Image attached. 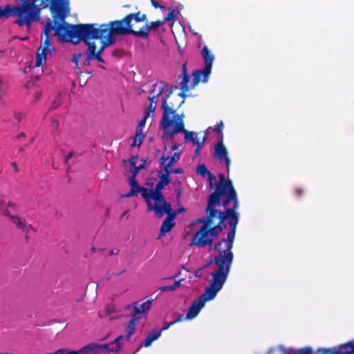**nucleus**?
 <instances>
[{"label": "nucleus", "mask_w": 354, "mask_h": 354, "mask_svg": "<svg viewBox=\"0 0 354 354\" xmlns=\"http://www.w3.org/2000/svg\"><path fill=\"white\" fill-rule=\"evenodd\" d=\"M17 118H18V120H20L21 119V115L19 116V117L17 116Z\"/></svg>", "instance_id": "8fccbe9b"}, {"label": "nucleus", "mask_w": 354, "mask_h": 354, "mask_svg": "<svg viewBox=\"0 0 354 354\" xmlns=\"http://www.w3.org/2000/svg\"><path fill=\"white\" fill-rule=\"evenodd\" d=\"M130 17H126L124 19L120 21H115L111 22L113 31L116 35H123L126 33H131L135 35L141 36L142 37H147L148 35L146 32L140 30L134 31L131 29V24L129 21Z\"/></svg>", "instance_id": "f8f14e48"}, {"label": "nucleus", "mask_w": 354, "mask_h": 354, "mask_svg": "<svg viewBox=\"0 0 354 354\" xmlns=\"http://www.w3.org/2000/svg\"><path fill=\"white\" fill-rule=\"evenodd\" d=\"M174 322H171L169 323H167V322H165L164 323V326L162 328V329L161 330H167L171 326L174 325Z\"/></svg>", "instance_id": "72a5a7b5"}, {"label": "nucleus", "mask_w": 354, "mask_h": 354, "mask_svg": "<svg viewBox=\"0 0 354 354\" xmlns=\"http://www.w3.org/2000/svg\"><path fill=\"white\" fill-rule=\"evenodd\" d=\"M18 208L17 204L12 201L6 203L3 199L0 200V213L4 216L9 218L10 221L16 225V227L24 232L28 233L33 231V228L26 225L24 220L17 215H12V212H17Z\"/></svg>", "instance_id": "6e6552de"}, {"label": "nucleus", "mask_w": 354, "mask_h": 354, "mask_svg": "<svg viewBox=\"0 0 354 354\" xmlns=\"http://www.w3.org/2000/svg\"><path fill=\"white\" fill-rule=\"evenodd\" d=\"M12 16L17 17L15 23L20 26H25L28 21L27 15L21 13V8H18L17 6L6 5L3 8L0 6V19Z\"/></svg>", "instance_id": "ddd939ff"}, {"label": "nucleus", "mask_w": 354, "mask_h": 354, "mask_svg": "<svg viewBox=\"0 0 354 354\" xmlns=\"http://www.w3.org/2000/svg\"><path fill=\"white\" fill-rule=\"evenodd\" d=\"M222 196L223 195H221V196ZM224 196H226L227 198V201L224 203V207L226 206L227 203H228L230 201H233L234 202V200L232 198H228L227 194ZM236 209L237 208H235L234 207L233 209H227L225 212H222L214 209L216 219L220 221V222L223 225H225V221L226 219H229L230 231L227 234V240H223L215 245V248L218 250L219 253L218 256H223V258L225 256H228V254L230 253L231 254H233L231 251V249L232 248L233 242L234 240L236 227L238 223V214L235 211Z\"/></svg>", "instance_id": "423d86ee"}, {"label": "nucleus", "mask_w": 354, "mask_h": 354, "mask_svg": "<svg viewBox=\"0 0 354 354\" xmlns=\"http://www.w3.org/2000/svg\"><path fill=\"white\" fill-rule=\"evenodd\" d=\"M179 144L173 143H165V149L169 153L170 151H175L172 156H163L161 158V166L167 173L172 172L173 165L179 159L180 152H176L180 148Z\"/></svg>", "instance_id": "9b49d317"}, {"label": "nucleus", "mask_w": 354, "mask_h": 354, "mask_svg": "<svg viewBox=\"0 0 354 354\" xmlns=\"http://www.w3.org/2000/svg\"><path fill=\"white\" fill-rule=\"evenodd\" d=\"M151 114H152V113L150 112L149 109H148L147 112L145 113L143 118L140 121V122L137 127L136 133V135L145 136L143 130H144V128L146 124V120L151 115Z\"/></svg>", "instance_id": "b1692460"}, {"label": "nucleus", "mask_w": 354, "mask_h": 354, "mask_svg": "<svg viewBox=\"0 0 354 354\" xmlns=\"http://www.w3.org/2000/svg\"><path fill=\"white\" fill-rule=\"evenodd\" d=\"M205 306V304L199 299L194 300L190 307L187 310L185 319L186 320H192L194 319Z\"/></svg>", "instance_id": "f3484780"}, {"label": "nucleus", "mask_w": 354, "mask_h": 354, "mask_svg": "<svg viewBox=\"0 0 354 354\" xmlns=\"http://www.w3.org/2000/svg\"><path fill=\"white\" fill-rule=\"evenodd\" d=\"M196 172L198 175L205 178L208 177L209 180L214 179V176L209 172L207 167L204 165H200L197 167Z\"/></svg>", "instance_id": "393cba45"}, {"label": "nucleus", "mask_w": 354, "mask_h": 354, "mask_svg": "<svg viewBox=\"0 0 354 354\" xmlns=\"http://www.w3.org/2000/svg\"><path fill=\"white\" fill-rule=\"evenodd\" d=\"M233 259V254L228 256H217L214 257L216 268L212 272V280L206 288L205 292L198 298L205 304L207 301L214 299L217 293L223 288L230 272Z\"/></svg>", "instance_id": "20e7f679"}, {"label": "nucleus", "mask_w": 354, "mask_h": 354, "mask_svg": "<svg viewBox=\"0 0 354 354\" xmlns=\"http://www.w3.org/2000/svg\"><path fill=\"white\" fill-rule=\"evenodd\" d=\"M170 212L171 210L168 213L165 214H167L168 216L163 221V223L160 227V236H165V234L170 232L175 225V214H170Z\"/></svg>", "instance_id": "6ab92c4d"}, {"label": "nucleus", "mask_w": 354, "mask_h": 354, "mask_svg": "<svg viewBox=\"0 0 354 354\" xmlns=\"http://www.w3.org/2000/svg\"><path fill=\"white\" fill-rule=\"evenodd\" d=\"M182 281L183 280H179L176 281L172 286L160 287L158 290L162 292L174 291L180 286Z\"/></svg>", "instance_id": "a878e982"}, {"label": "nucleus", "mask_w": 354, "mask_h": 354, "mask_svg": "<svg viewBox=\"0 0 354 354\" xmlns=\"http://www.w3.org/2000/svg\"><path fill=\"white\" fill-rule=\"evenodd\" d=\"M127 17H129L130 23L132 21V20H134L136 22H140V21H144L146 18L145 15H142V16H140L139 13L131 14V15H129Z\"/></svg>", "instance_id": "cd10ccee"}, {"label": "nucleus", "mask_w": 354, "mask_h": 354, "mask_svg": "<svg viewBox=\"0 0 354 354\" xmlns=\"http://www.w3.org/2000/svg\"><path fill=\"white\" fill-rule=\"evenodd\" d=\"M39 97H40V93H37L35 95V98H36L37 100H39Z\"/></svg>", "instance_id": "37998d69"}, {"label": "nucleus", "mask_w": 354, "mask_h": 354, "mask_svg": "<svg viewBox=\"0 0 354 354\" xmlns=\"http://www.w3.org/2000/svg\"><path fill=\"white\" fill-rule=\"evenodd\" d=\"M66 349H65V348L59 349V350L56 351L55 353H53V354H64V353H66Z\"/></svg>", "instance_id": "4c0bfd02"}, {"label": "nucleus", "mask_w": 354, "mask_h": 354, "mask_svg": "<svg viewBox=\"0 0 354 354\" xmlns=\"http://www.w3.org/2000/svg\"><path fill=\"white\" fill-rule=\"evenodd\" d=\"M129 163L133 169L132 170L133 176L129 179L131 190L129 192L123 194L122 197H131L138 194L141 189L136 180V176L138 171L145 167V160L138 156H133L130 159Z\"/></svg>", "instance_id": "9d476101"}, {"label": "nucleus", "mask_w": 354, "mask_h": 354, "mask_svg": "<svg viewBox=\"0 0 354 354\" xmlns=\"http://www.w3.org/2000/svg\"><path fill=\"white\" fill-rule=\"evenodd\" d=\"M127 214V212H124V214H122V216H125Z\"/></svg>", "instance_id": "09e8293b"}, {"label": "nucleus", "mask_w": 354, "mask_h": 354, "mask_svg": "<svg viewBox=\"0 0 354 354\" xmlns=\"http://www.w3.org/2000/svg\"><path fill=\"white\" fill-rule=\"evenodd\" d=\"M181 133H183L185 135V142H191L192 144L196 147V153H198L202 148V146L203 145L205 137L204 136L201 140L198 138V133L195 131H187L185 129V131H183Z\"/></svg>", "instance_id": "2eb2a0df"}, {"label": "nucleus", "mask_w": 354, "mask_h": 354, "mask_svg": "<svg viewBox=\"0 0 354 354\" xmlns=\"http://www.w3.org/2000/svg\"><path fill=\"white\" fill-rule=\"evenodd\" d=\"M142 346H142V344L141 346H140L137 348V350H136V351L133 354H135L136 353L138 352V351H140V349Z\"/></svg>", "instance_id": "79ce46f5"}, {"label": "nucleus", "mask_w": 354, "mask_h": 354, "mask_svg": "<svg viewBox=\"0 0 354 354\" xmlns=\"http://www.w3.org/2000/svg\"><path fill=\"white\" fill-rule=\"evenodd\" d=\"M183 320H186L185 319V317L183 316H179L176 320L173 321V322H174V324H176L177 322H182Z\"/></svg>", "instance_id": "e433bc0d"}, {"label": "nucleus", "mask_w": 354, "mask_h": 354, "mask_svg": "<svg viewBox=\"0 0 354 354\" xmlns=\"http://www.w3.org/2000/svg\"><path fill=\"white\" fill-rule=\"evenodd\" d=\"M66 354H82L80 349L78 351H69L66 349Z\"/></svg>", "instance_id": "f704fd0d"}, {"label": "nucleus", "mask_w": 354, "mask_h": 354, "mask_svg": "<svg viewBox=\"0 0 354 354\" xmlns=\"http://www.w3.org/2000/svg\"><path fill=\"white\" fill-rule=\"evenodd\" d=\"M123 335L118 336L114 341L110 344H102V350L107 351L108 354H115L122 348L121 341L123 340Z\"/></svg>", "instance_id": "a211bd4d"}, {"label": "nucleus", "mask_w": 354, "mask_h": 354, "mask_svg": "<svg viewBox=\"0 0 354 354\" xmlns=\"http://www.w3.org/2000/svg\"><path fill=\"white\" fill-rule=\"evenodd\" d=\"M292 354H300L298 351L294 352Z\"/></svg>", "instance_id": "de8ad7c7"}, {"label": "nucleus", "mask_w": 354, "mask_h": 354, "mask_svg": "<svg viewBox=\"0 0 354 354\" xmlns=\"http://www.w3.org/2000/svg\"><path fill=\"white\" fill-rule=\"evenodd\" d=\"M145 136L135 135L133 138V141L131 145L133 147H140L142 143Z\"/></svg>", "instance_id": "c85d7f7f"}, {"label": "nucleus", "mask_w": 354, "mask_h": 354, "mask_svg": "<svg viewBox=\"0 0 354 354\" xmlns=\"http://www.w3.org/2000/svg\"><path fill=\"white\" fill-rule=\"evenodd\" d=\"M66 25V27L57 32L62 39L69 40L75 44L83 41L88 47L87 59L104 62L102 53L106 46L113 44L116 41V34L111 24H102L98 27L97 24Z\"/></svg>", "instance_id": "f03ea898"}, {"label": "nucleus", "mask_w": 354, "mask_h": 354, "mask_svg": "<svg viewBox=\"0 0 354 354\" xmlns=\"http://www.w3.org/2000/svg\"><path fill=\"white\" fill-rule=\"evenodd\" d=\"M223 123L221 122V123H220L218 126H216V127H215L214 128V130L217 131H221V129H222V128H223Z\"/></svg>", "instance_id": "c9c22d12"}, {"label": "nucleus", "mask_w": 354, "mask_h": 354, "mask_svg": "<svg viewBox=\"0 0 354 354\" xmlns=\"http://www.w3.org/2000/svg\"><path fill=\"white\" fill-rule=\"evenodd\" d=\"M66 26V24H58L57 21L53 23L48 20L44 26V32L45 39L44 41L41 43V45L37 50L35 66L39 67L42 66L46 62L47 54H52L54 52V49L52 48L50 42V37L51 35H57L59 39L62 41H70L69 40L62 39L57 33L58 30Z\"/></svg>", "instance_id": "0eeeda50"}, {"label": "nucleus", "mask_w": 354, "mask_h": 354, "mask_svg": "<svg viewBox=\"0 0 354 354\" xmlns=\"http://www.w3.org/2000/svg\"><path fill=\"white\" fill-rule=\"evenodd\" d=\"M151 303L152 299H148L142 304L139 301L135 302L133 306L132 315L134 317L136 315V317L140 320L143 319L145 313L150 309Z\"/></svg>", "instance_id": "dca6fc26"}, {"label": "nucleus", "mask_w": 354, "mask_h": 354, "mask_svg": "<svg viewBox=\"0 0 354 354\" xmlns=\"http://www.w3.org/2000/svg\"><path fill=\"white\" fill-rule=\"evenodd\" d=\"M102 351V344L90 343L80 348L82 354H100Z\"/></svg>", "instance_id": "aec40b11"}, {"label": "nucleus", "mask_w": 354, "mask_h": 354, "mask_svg": "<svg viewBox=\"0 0 354 354\" xmlns=\"http://www.w3.org/2000/svg\"><path fill=\"white\" fill-rule=\"evenodd\" d=\"M185 212V209L183 207L178 209L177 211L178 213H181V212Z\"/></svg>", "instance_id": "a19ab883"}, {"label": "nucleus", "mask_w": 354, "mask_h": 354, "mask_svg": "<svg viewBox=\"0 0 354 354\" xmlns=\"http://www.w3.org/2000/svg\"><path fill=\"white\" fill-rule=\"evenodd\" d=\"M214 157L226 166V171H230V160L228 157L227 151L223 143L222 138L214 147Z\"/></svg>", "instance_id": "4468645a"}, {"label": "nucleus", "mask_w": 354, "mask_h": 354, "mask_svg": "<svg viewBox=\"0 0 354 354\" xmlns=\"http://www.w3.org/2000/svg\"><path fill=\"white\" fill-rule=\"evenodd\" d=\"M165 23V21H156L154 23H153V25L155 26V27H159L161 25H162L163 24Z\"/></svg>", "instance_id": "58836bf2"}, {"label": "nucleus", "mask_w": 354, "mask_h": 354, "mask_svg": "<svg viewBox=\"0 0 354 354\" xmlns=\"http://www.w3.org/2000/svg\"><path fill=\"white\" fill-rule=\"evenodd\" d=\"M333 354H354V341L340 346Z\"/></svg>", "instance_id": "5701e85b"}, {"label": "nucleus", "mask_w": 354, "mask_h": 354, "mask_svg": "<svg viewBox=\"0 0 354 354\" xmlns=\"http://www.w3.org/2000/svg\"><path fill=\"white\" fill-rule=\"evenodd\" d=\"M301 190L297 189V193L298 195H299L301 194Z\"/></svg>", "instance_id": "49530a36"}, {"label": "nucleus", "mask_w": 354, "mask_h": 354, "mask_svg": "<svg viewBox=\"0 0 354 354\" xmlns=\"http://www.w3.org/2000/svg\"><path fill=\"white\" fill-rule=\"evenodd\" d=\"M188 83H189V76L187 75L185 70H184L183 80L180 82V88L183 92L187 91L189 90Z\"/></svg>", "instance_id": "bb28decb"}, {"label": "nucleus", "mask_w": 354, "mask_h": 354, "mask_svg": "<svg viewBox=\"0 0 354 354\" xmlns=\"http://www.w3.org/2000/svg\"><path fill=\"white\" fill-rule=\"evenodd\" d=\"M53 125H54L55 127H57L58 126V123H57V122L55 120V121L53 122Z\"/></svg>", "instance_id": "c03bdc74"}, {"label": "nucleus", "mask_w": 354, "mask_h": 354, "mask_svg": "<svg viewBox=\"0 0 354 354\" xmlns=\"http://www.w3.org/2000/svg\"><path fill=\"white\" fill-rule=\"evenodd\" d=\"M73 156V153H70L67 157V159L70 158L71 157Z\"/></svg>", "instance_id": "a18cd8bd"}, {"label": "nucleus", "mask_w": 354, "mask_h": 354, "mask_svg": "<svg viewBox=\"0 0 354 354\" xmlns=\"http://www.w3.org/2000/svg\"><path fill=\"white\" fill-rule=\"evenodd\" d=\"M221 180L216 191L210 195L208 199L207 207V218H198L192 221L185 228V238L192 236L190 245H195L198 247H205L206 245H210L213 238L216 237L225 227L220 221L216 226L207 230V228L214 224V220L216 219L214 207L218 205L221 195H227L229 199L234 200V207L238 208L239 202L236 198V192L233 188L230 180L224 182V175H219Z\"/></svg>", "instance_id": "f257e3e1"}, {"label": "nucleus", "mask_w": 354, "mask_h": 354, "mask_svg": "<svg viewBox=\"0 0 354 354\" xmlns=\"http://www.w3.org/2000/svg\"><path fill=\"white\" fill-rule=\"evenodd\" d=\"M81 56H82L81 53H77V54L74 55L73 58V62L76 64V66H77L78 61H79L80 58L81 57Z\"/></svg>", "instance_id": "473e14b6"}, {"label": "nucleus", "mask_w": 354, "mask_h": 354, "mask_svg": "<svg viewBox=\"0 0 354 354\" xmlns=\"http://www.w3.org/2000/svg\"><path fill=\"white\" fill-rule=\"evenodd\" d=\"M162 330L158 329L150 331L144 341L142 346L144 347H149L151 345L152 342L158 339L161 336Z\"/></svg>", "instance_id": "4be33fe9"}, {"label": "nucleus", "mask_w": 354, "mask_h": 354, "mask_svg": "<svg viewBox=\"0 0 354 354\" xmlns=\"http://www.w3.org/2000/svg\"><path fill=\"white\" fill-rule=\"evenodd\" d=\"M169 174L165 172L160 176V181L154 189L141 187L140 191L142 197L147 204V211H153L155 216L158 218L162 217L165 213L171 210V205L165 201L161 193L165 186L170 182Z\"/></svg>", "instance_id": "39448f33"}, {"label": "nucleus", "mask_w": 354, "mask_h": 354, "mask_svg": "<svg viewBox=\"0 0 354 354\" xmlns=\"http://www.w3.org/2000/svg\"><path fill=\"white\" fill-rule=\"evenodd\" d=\"M201 56L205 62V66L201 70L196 71L193 73L194 86L197 85L200 82L204 83L207 82L214 60V55L208 49L207 46L203 47Z\"/></svg>", "instance_id": "1a4fd4ad"}, {"label": "nucleus", "mask_w": 354, "mask_h": 354, "mask_svg": "<svg viewBox=\"0 0 354 354\" xmlns=\"http://www.w3.org/2000/svg\"><path fill=\"white\" fill-rule=\"evenodd\" d=\"M140 322V319H138L136 317L132 315V317L131 320L129 322L127 328H126V335L123 336L124 340L128 341L130 338V337L135 332V326L136 324H138Z\"/></svg>", "instance_id": "412c9836"}, {"label": "nucleus", "mask_w": 354, "mask_h": 354, "mask_svg": "<svg viewBox=\"0 0 354 354\" xmlns=\"http://www.w3.org/2000/svg\"><path fill=\"white\" fill-rule=\"evenodd\" d=\"M171 173L181 174V173H183V169L181 168H177L174 170L172 169Z\"/></svg>", "instance_id": "ea45409f"}, {"label": "nucleus", "mask_w": 354, "mask_h": 354, "mask_svg": "<svg viewBox=\"0 0 354 354\" xmlns=\"http://www.w3.org/2000/svg\"><path fill=\"white\" fill-rule=\"evenodd\" d=\"M176 19V12L174 10H169L168 15L164 18V21H169Z\"/></svg>", "instance_id": "c756f323"}, {"label": "nucleus", "mask_w": 354, "mask_h": 354, "mask_svg": "<svg viewBox=\"0 0 354 354\" xmlns=\"http://www.w3.org/2000/svg\"><path fill=\"white\" fill-rule=\"evenodd\" d=\"M151 4L156 8H160L161 10H165V6H160L158 3V0H151Z\"/></svg>", "instance_id": "7c9ffc66"}, {"label": "nucleus", "mask_w": 354, "mask_h": 354, "mask_svg": "<svg viewBox=\"0 0 354 354\" xmlns=\"http://www.w3.org/2000/svg\"><path fill=\"white\" fill-rule=\"evenodd\" d=\"M298 351L300 354H311L312 353L311 348H308V347L301 348L300 350H298Z\"/></svg>", "instance_id": "2f4dec72"}, {"label": "nucleus", "mask_w": 354, "mask_h": 354, "mask_svg": "<svg viewBox=\"0 0 354 354\" xmlns=\"http://www.w3.org/2000/svg\"><path fill=\"white\" fill-rule=\"evenodd\" d=\"M172 93V90L168 84L163 82H157L153 84L149 91L148 99L150 101L149 109L153 114L157 103L161 102V109L163 111L160 122V128L163 131V140L165 142L173 139V137L185 131L184 113L178 114L169 106L167 100Z\"/></svg>", "instance_id": "7ed1b4c3"}]
</instances>
